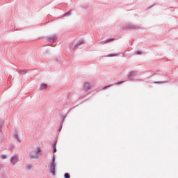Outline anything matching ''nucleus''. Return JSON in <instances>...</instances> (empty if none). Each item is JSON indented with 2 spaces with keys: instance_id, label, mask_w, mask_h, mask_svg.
Masks as SVG:
<instances>
[{
  "instance_id": "nucleus-1",
  "label": "nucleus",
  "mask_w": 178,
  "mask_h": 178,
  "mask_svg": "<svg viewBox=\"0 0 178 178\" xmlns=\"http://www.w3.org/2000/svg\"><path fill=\"white\" fill-rule=\"evenodd\" d=\"M40 152H41V148H40V147H37V151H35V150L31 151L29 153L30 159H31L32 161H34V160L37 159L38 158H39Z\"/></svg>"
},
{
  "instance_id": "nucleus-2",
  "label": "nucleus",
  "mask_w": 178,
  "mask_h": 178,
  "mask_svg": "<svg viewBox=\"0 0 178 178\" xmlns=\"http://www.w3.org/2000/svg\"><path fill=\"white\" fill-rule=\"evenodd\" d=\"M56 169V163H55V156H53L52 161L50 163V172L53 175V176H55L56 172L55 170Z\"/></svg>"
},
{
  "instance_id": "nucleus-3",
  "label": "nucleus",
  "mask_w": 178,
  "mask_h": 178,
  "mask_svg": "<svg viewBox=\"0 0 178 178\" xmlns=\"http://www.w3.org/2000/svg\"><path fill=\"white\" fill-rule=\"evenodd\" d=\"M126 30H140L138 25L129 24L126 26Z\"/></svg>"
},
{
  "instance_id": "nucleus-4",
  "label": "nucleus",
  "mask_w": 178,
  "mask_h": 178,
  "mask_svg": "<svg viewBox=\"0 0 178 178\" xmlns=\"http://www.w3.org/2000/svg\"><path fill=\"white\" fill-rule=\"evenodd\" d=\"M10 162L12 165H15L17 162H19V156L14 155L10 157Z\"/></svg>"
},
{
  "instance_id": "nucleus-5",
  "label": "nucleus",
  "mask_w": 178,
  "mask_h": 178,
  "mask_svg": "<svg viewBox=\"0 0 178 178\" xmlns=\"http://www.w3.org/2000/svg\"><path fill=\"white\" fill-rule=\"evenodd\" d=\"M56 38L57 37L56 34L48 36V40L50 42H55V41H56Z\"/></svg>"
},
{
  "instance_id": "nucleus-6",
  "label": "nucleus",
  "mask_w": 178,
  "mask_h": 178,
  "mask_svg": "<svg viewBox=\"0 0 178 178\" xmlns=\"http://www.w3.org/2000/svg\"><path fill=\"white\" fill-rule=\"evenodd\" d=\"M83 88L86 91H88V90H91V84L88 82H86L83 86Z\"/></svg>"
},
{
  "instance_id": "nucleus-7",
  "label": "nucleus",
  "mask_w": 178,
  "mask_h": 178,
  "mask_svg": "<svg viewBox=\"0 0 178 178\" xmlns=\"http://www.w3.org/2000/svg\"><path fill=\"white\" fill-rule=\"evenodd\" d=\"M115 39L113 38H109V39H106L105 40L101 41L100 42H99V44H101L102 45H104L105 44H108V42H111V41H113Z\"/></svg>"
},
{
  "instance_id": "nucleus-8",
  "label": "nucleus",
  "mask_w": 178,
  "mask_h": 178,
  "mask_svg": "<svg viewBox=\"0 0 178 178\" xmlns=\"http://www.w3.org/2000/svg\"><path fill=\"white\" fill-rule=\"evenodd\" d=\"M83 44H84V41H83V40H79V41L77 42V43L74 45V47H73V49H76V48L80 47V45H83Z\"/></svg>"
},
{
  "instance_id": "nucleus-9",
  "label": "nucleus",
  "mask_w": 178,
  "mask_h": 178,
  "mask_svg": "<svg viewBox=\"0 0 178 178\" xmlns=\"http://www.w3.org/2000/svg\"><path fill=\"white\" fill-rule=\"evenodd\" d=\"M48 87V85H47L46 83H42L40 86V90L41 91H42V90H47Z\"/></svg>"
},
{
  "instance_id": "nucleus-10",
  "label": "nucleus",
  "mask_w": 178,
  "mask_h": 178,
  "mask_svg": "<svg viewBox=\"0 0 178 178\" xmlns=\"http://www.w3.org/2000/svg\"><path fill=\"white\" fill-rule=\"evenodd\" d=\"M135 75H136V72L134 71H132L129 74L128 79H133V77H134Z\"/></svg>"
},
{
  "instance_id": "nucleus-11",
  "label": "nucleus",
  "mask_w": 178,
  "mask_h": 178,
  "mask_svg": "<svg viewBox=\"0 0 178 178\" xmlns=\"http://www.w3.org/2000/svg\"><path fill=\"white\" fill-rule=\"evenodd\" d=\"M14 138L18 141V143H20V138H19V136L17 135V133H15L14 134Z\"/></svg>"
},
{
  "instance_id": "nucleus-12",
  "label": "nucleus",
  "mask_w": 178,
  "mask_h": 178,
  "mask_svg": "<svg viewBox=\"0 0 178 178\" xmlns=\"http://www.w3.org/2000/svg\"><path fill=\"white\" fill-rule=\"evenodd\" d=\"M56 143L57 142H55L53 145V153L55 154V152H56Z\"/></svg>"
},
{
  "instance_id": "nucleus-13",
  "label": "nucleus",
  "mask_w": 178,
  "mask_h": 178,
  "mask_svg": "<svg viewBox=\"0 0 178 178\" xmlns=\"http://www.w3.org/2000/svg\"><path fill=\"white\" fill-rule=\"evenodd\" d=\"M31 168H33V165L32 164H27L26 166V168L28 170H30V169H31Z\"/></svg>"
},
{
  "instance_id": "nucleus-14",
  "label": "nucleus",
  "mask_w": 178,
  "mask_h": 178,
  "mask_svg": "<svg viewBox=\"0 0 178 178\" xmlns=\"http://www.w3.org/2000/svg\"><path fill=\"white\" fill-rule=\"evenodd\" d=\"M55 60H56V62L60 63V62H61L60 57H59V56L56 57Z\"/></svg>"
},
{
  "instance_id": "nucleus-15",
  "label": "nucleus",
  "mask_w": 178,
  "mask_h": 178,
  "mask_svg": "<svg viewBox=\"0 0 178 178\" xmlns=\"http://www.w3.org/2000/svg\"><path fill=\"white\" fill-rule=\"evenodd\" d=\"M71 13H72V10H70L67 13L64 14V17L70 16Z\"/></svg>"
},
{
  "instance_id": "nucleus-16",
  "label": "nucleus",
  "mask_w": 178,
  "mask_h": 178,
  "mask_svg": "<svg viewBox=\"0 0 178 178\" xmlns=\"http://www.w3.org/2000/svg\"><path fill=\"white\" fill-rule=\"evenodd\" d=\"M64 177H65V178H70V175H69V173L66 172V173L64 175Z\"/></svg>"
},
{
  "instance_id": "nucleus-17",
  "label": "nucleus",
  "mask_w": 178,
  "mask_h": 178,
  "mask_svg": "<svg viewBox=\"0 0 178 178\" xmlns=\"http://www.w3.org/2000/svg\"><path fill=\"white\" fill-rule=\"evenodd\" d=\"M108 56H109V57H112V56H119V54H110V55H108Z\"/></svg>"
},
{
  "instance_id": "nucleus-18",
  "label": "nucleus",
  "mask_w": 178,
  "mask_h": 178,
  "mask_svg": "<svg viewBox=\"0 0 178 178\" xmlns=\"http://www.w3.org/2000/svg\"><path fill=\"white\" fill-rule=\"evenodd\" d=\"M2 126H3V121L0 120V130H1V129H2Z\"/></svg>"
},
{
  "instance_id": "nucleus-19",
  "label": "nucleus",
  "mask_w": 178,
  "mask_h": 178,
  "mask_svg": "<svg viewBox=\"0 0 178 178\" xmlns=\"http://www.w3.org/2000/svg\"><path fill=\"white\" fill-rule=\"evenodd\" d=\"M1 159H6V155L3 154V155H1Z\"/></svg>"
},
{
  "instance_id": "nucleus-20",
  "label": "nucleus",
  "mask_w": 178,
  "mask_h": 178,
  "mask_svg": "<svg viewBox=\"0 0 178 178\" xmlns=\"http://www.w3.org/2000/svg\"><path fill=\"white\" fill-rule=\"evenodd\" d=\"M162 83H168V81H162V82H154L155 84H159Z\"/></svg>"
},
{
  "instance_id": "nucleus-21",
  "label": "nucleus",
  "mask_w": 178,
  "mask_h": 178,
  "mask_svg": "<svg viewBox=\"0 0 178 178\" xmlns=\"http://www.w3.org/2000/svg\"><path fill=\"white\" fill-rule=\"evenodd\" d=\"M111 87V85L105 86L104 88H102V90H106V88H109Z\"/></svg>"
},
{
  "instance_id": "nucleus-22",
  "label": "nucleus",
  "mask_w": 178,
  "mask_h": 178,
  "mask_svg": "<svg viewBox=\"0 0 178 178\" xmlns=\"http://www.w3.org/2000/svg\"><path fill=\"white\" fill-rule=\"evenodd\" d=\"M20 74H26V72H25V71L22 70V71H20Z\"/></svg>"
},
{
  "instance_id": "nucleus-23",
  "label": "nucleus",
  "mask_w": 178,
  "mask_h": 178,
  "mask_svg": "<svg viewBox=\"0 0 178 178\" xmlns=\"http://www.w3.org/2000/svg\"><path fill=\"white\" fill-rule=\"evenodd\" d=\"M123 83H124V81H120V82L117 83V84H118V85H119V84H123Z\"/></svg>"
},
{
  "instance_id": "nucleus-24",
  "label": "nucleus",
  "mask_w": 178,
  "mask_h": 178,
  "mask_svg": "<svg viewBox=\"0 0 178 178\" xmlns=\"http://www.w3.org/2000/svg\"><path fill=\"white\" fill-rule=\"evenodd\" d=\"M136 53L138 55H141V51H138Z\"/></svg>"
},
{
  "instance_id": "nucleus-25",
  "label": "nucleus",
  "mask_w": 178,
  "mask_h": 178,
  "mask_svg": "<svg viewBox=\"0 0 178 178\" xmlns=\"http://www.w3.org/2000/svg\"><path fill=\"white\" fill-rule=\"evenodd\" d=\"M60 130H62V129H59V131H60Z\"/></svg>"
}]
</instances>
